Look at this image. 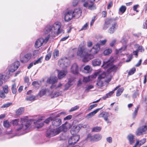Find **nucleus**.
Returning <instances> with one entry per match:
<instances>
[{"mask_svg":"<svg viewBox=\"0 0 147 147\" xmlns=\"http://www.w3.org/2000/svg\"><path fill=\"white\" fill-rule=\"evenodd\" d=\"M67 129V127L65 125H63L56 129L49 128L47 131V136L51 137L55 136L59 134L61 131H66Z\"/></svg>","mask_w":147,"mask_h":147,"instance_id":"4","label":"nucleus"},{"mask_svg":"<svg viewBox=\"0 0 147 147\" xmlns=\"http://www.w3.org/2000/svg\"><path fill=\"white\" fill-rule=\"evenodd\" d=\"M20 121L21 122V125L17 129V130L24 131L23 134L28 132L30 128V121L28 120L26 117L21 118Z\"/></svg>","mask_w":147,"mask_h":147,"instance_id":"3","label":"nucleus"},{"mask_svg":"<svg viewBox=\"0 0 147 147\" xmlns=\"http://www.w3.org/2000/svg\"><path fill=\"white\" fill-rule=\"evenodd\" d=\"M100 109V108L97 109L89 113L86 115V118L87 119H89L92 117L98 112L99 110Z\"/></svg>","mask_w":147,"mask_h":147,"instance_id":"21","label":"nucleus"},{"mask_svg":"<svg viewBox=\"0 0 147 147\" xmlns=\"http://www.w3.org/2000/svg\"><path fill=\"white\" fill-rule=\"evenodd\" d=\"M127 48V46L126 45L122 47L119 50V52H121L122 51H124Z\"/></svg>","mask_w":147,"mask_h":147,"instance_id":"55","label":"nucleus"},{"mask_svg":"<svg viewBox=\"0 0 147 147\" xmlns=\"http://www.w3.org/2000/svg\"><path fill=\"white\" fill-rule=\"evenodd\" d=\"M42 57H41L39 58H38L37 60L35 61L34 63V65H36L37 64H38L39 63H40L42 62Z\"/></svg>","mask_w":147,"mask_h":147,"instance_id":"44","label":"nucleus"},{"mask_svg":"<svg viewBox=\"0 0 147 147\" xmlns=\"http://www.w3.org/2000/svg\"><path fill=\"white\" fill-rule=\"evenodd\" d=\"M57 71L58 72V78L59 79H61L65 77L67 73L66 70L61 71L58 70Z\"/></svg>","mask_w":147,"mask_h":147,"instance_id":"16","label":"nucleus"},{"mask_svg":"<svg viewBox=\"0 0 147 147\" xmlns=\"http://www.w3.org/2000/svg\"><path fill=\"white\" fill-rule=\"evenodd\" d=\"M106 77V75L105 74H102L100 75L98 77V80H101V79L104 78Z\"/></svg>","mask_w":147,"mask_h":147,"instance_id":"52","label":"nucleus"},{"mask_svg":"<svg viewBox=\"0 0 147 147\" xmlns=\"http://www.w3.org/2000/svg\"><path fill=\"white\" fill-rule=\"evenodd\" d=\"M19 120V119H15L12 120L11 123H12L13 125H18Z\"/></svg>","mask_w":147,"mask_h":147,"instance_id":"45","label":"nucleus"},{"mask_svg":"<svg viewBox=\"0 0 147 147\" xmlns=\"http://www.w3.org/2000/svg\"><path fill=\"white\" fill-rule=\"evenodd\" d=\"M62 93V91L55 92L54 94L53 98L57 97L61 94Z\"/></svg>","mask_w":147,"mask_h":147,"instance_id":"51","label":"nucleus"},{"mask_svg":"<svg viewBox=\"0 0 147 147\" xmlns=\"http://www.w3.org/2000/svg\"><path fill=\"white\" fill-rule=\"evenodd\" d=\"M139 107H137V108L135 109V111H134L133 114V117L134 119L136 116L137 115V114L138 110Z\"/></svg>","mask_w":147,"mask_h":147,"instance_id":"49","label":"nucleus"},{"mask_svg":"<svg viewBox=\"0 0 147 147\" xmlns=\"http://www.w3.org/2000/svg\"><path fill=\"white\" fill-rule=\"evenodd\" d=\"M3 75L0 74V86H1L3 83L2 80H3Z\"/></svg>","mask_w":147,"mask_h":147,"instance_id":"56","label":"nucleus"},{"mask_svg":"<svg viewBox=\"0 0 147 147\" xmlns=\"http://www.w3.org/2000/svg\"><path fill=\"white\" fill-rule=\"evenodd\" d=\"M17 88L16 84H13L11 87V90L12 93L14 94H15L17 92Z\"/></svg>","mask_w":147,"mask_h":147,"instance_id":"31","label":"nucleus"},{"mask_svg":"<svg viewBox=\"0 0 147 147\" xmlns=\"http://www.w3.org/2000/svg\"><path fill=\"white\" fill-rule=\"evenodd\" d=\"M50 38L49 35H48L45 38V39L43 38H40L38 39L35 42V46L36 48H38L41 46L44 42L46 43Z\"/></svg>","mask_w":147,"mask_h":147,"instance_id":"7","label":"nucleus"},{"mask_svg":"<svg viewBox=\"0 0 147 147\" xmlns=\"http://www.w3.org/2000/svg\"><path fill=\"white\" fill-rule=\"evenodd\" d=\"M96 84L100 87H102L103 86V82L100 80H98Z\"/></svg>","mask_w":147,"mask_h":147,"instance_id":"48","label":"nucleus"},{"mask_svg":"<svg viewBox=\"0 0 147 147\" xmlns=\"http://www.w3.org/2000/svg\"><path fill=\"white\" fill-rule=\"evenodd\" d=\"M88 1H86L84 3L83 6L84 7L88 8L91 10H93L96 9V5L94 2L95 0H88Z\"/></svg>","mask_w":147,"mask_h":147,"instance_id":"6","label":"nucleus"},{"mask_svg":"<svg viewBox=\"0 0 147 147\" xmlns=\"http://www.w3.org/2000/svg\"><path fill=\"white\" fill-rule=\"evenodd\" d=\"M64 20L66 22L70 20L73 17L72 11L69 10L64 13Z\"/></svg>","mask_w":147,"mask_h":147,"instance_id":"12","label":"nucleus"},{"mask_svg":"<svg viewBox=\"0 0 147 147\" xmlns=\"http://www.w3.org/2000/svg\"><path fill=\"white\" fill-rule=\"evenodd\" d=\"M108 30V32L111 34L113 33L118 27L117 23L115 19L110 18L107 19L105 22L103 27L104 30H106L110 26Z\"/></svg>","mask_w":147,"mask_h":147,"instance_id":"2","label":"nucleus"},{"mask_svg":"<svg viewBox=\"0 0 147 147\" xmlns=\"http://www.w3.org/2000/svg\"><path fill=\"white\" fill-rule=\"evenodd\" d=\"M32 57V54L31 53H27L24 55L22 58L20 59V61L22 63H27L30 59Z\"/></svg>","mask_w":147,"mask_h":147,"instance_id":"13","label":"nucleus"},{"mask_svg":"<svg viewBox=\"0 0 147 147\" xmlns=\"http://www.w3.org/2000/svg\"><path fill=\"white\" fill-rule=\"evenodd\" d=\"M100 49V44H97L93 47L91 50L89 52L91 53V54L94 55L98 53Z\"/></svg>","mask_w":147,"mask_h":147,"instance_id":"15","label":"nucleus"},{"mask_svg":"<svg viewBox=\"0 0 147 147\" xmlns=\"http://www.w3.org/2000/svg\"><path fill=\"white\" fill-rule=\"evenodd\" d=\"M60 61L61 62H63V65L65 67H67L69 65V61L66 58L61 59Z\"/></svg>","mask_w":147,"mask_h":147,"instance_id":"24","label":"nucleus"},{"mask_svg":"<svg viewBox=\"0 0 147 147\" xmlns=\"http://www.w3.org/2000/svg\"><path fill=\"white\" fill-rule=\"evenodd\" d=\"M40 82L34 81L32 83V85L37 88H38L40 86Z\"/></svg>","mask_w":147,"mask_h":147,"instance_id":"33","label":"nucleus"},{"mask_svg":"<svg viewBox=\"0 0 147 147\" xmlns=\"http://www.w3.org/2000/svg\"><path fill=\"white\" fill-rule=\"evenodd\" d=\"M79 107L78 105H76L75 107H72L69 110V112H73L76 111L79 109Z\"/></svg>","mask_w":147,"mask_h":147,"instance_id":"43","label":"nucleus"},{"mask_svg":"<svg viewBox=\"0 0 147 147\" xmlns=\"http://www.w3.org/2000/svg\"><path fill=\"white\" fill-rule=\"evenodd\" d=\"M57 78L56 77H51L47 79V82L51 84L52 85L55 84V83L57 82Z\"/></svg>","mask_w":147,"mask_h":147,"instance_id":"17","label":"nucleus"},{"mask_svg":"<svg viewBox=\"0 0 147 147\" xmlns=\"http://www.w3.org/2000/svg\"><path fill=\"white\" fill-rule=\"evenodd\" d=\"M123 88H120L119 89L116 93V96H120L121 94L123 92Z\"/></svg>","mask_w":147,"mask_h":147,"instance_id":"41","label":"nucleus"},{"mask_svg":"<svg viewBox=\"0 0 147 147\" xmlns=\"http://www.w3.org/2000/svg\"><path fill=\"white\" fill-rule=\"evenodd\" d=\"M109 116V113L107 112H103L100 113L98 117H102L104 118L105 120H107V119H108V117Z\"/></svg>","mask_w":147,"mask_h":147,"instance_id":"22","label":"nucleus"},{"mask_svg":"<svg viewBox=\"0 0 147 147\" xmlns=\"http://www.w3.org/2000/svg\"><path fill=\"white\" fill-rule=\"evenodd\" d=\"M61 24L59 22L55 23L52 26H47L43 30L45 34L49 33L48 35L55 37L56 35H58L61 33H63L64 31L61 28Z\"/></svg>","mask_w":147,"mask_h":147,"instance_id":"1","label":"nucleus"},{"mask_svg":"<svg viewBox=\"0 0 147 147\" xmlns=\"http://www.w3.org/2000/svg\"><path fill=\"white\" fill-rule=\"evenodd\" d=\"M136 46H137V47H138V48L136 50L138 52L140 51V52H142L144 51V49L142 46H140L138 44H136Z\"/></svg>","mask_w":147,"mask_h":147,"instance_id":"42","label":"nucleus"},{"mask_svg":"<svg viewBox=\"0 0 147 147\" xmlns=\"http://www.w3.org/2000/svg\"><path fill=\"white\" fill-rule=\"evenodd\" d=\"M147 133V127L146 126H143L139 127L136 132L137 136H139L143 135Z\"/></svg>","mask_w":147,"mask_h":147,"instance_id":"10","label":"nucleus"},{"mask_svg":"<svg viewBox=\"0 0 147 147\" xmlns=\"http://www.w3.org/2000/svg\"><path fill=\"white\" fill-rule=\"evenodd\" d=\"M112 52V50L111 49H108L105 50L103 52V54L105 55L109 54Z\"/></svg>","mask_w":147,"mask_h":147,"instance_id":"38","label":"nucleus"},{"mask_svg":"<svg viewBox=\"0 0 147 147\" xmlns=\"http://www.w3.org/2000/svg\"><path fill=\"white\" fill-rule=\"evenodd\" d=\"M139 7L138 5H136L134 6L133 7V9L134 11H136L137 12H139V11L137 10V8Z\"/></svg>","mask_w":147,"mask_h":147,"instance_id":"60","label":"nucleus"},{"mask_svg":"<svg viewBox=\"0 0 147 147\" xmlns=\"http://www.w3.org/2000/svg\"><path fill=\"white\" fill-rule=\"evenodd\" d=\"M107 40L106 39L102 40H100L99 42V43H98V44H100V45H104L106 43V42H107Z\"/></svg>","mask_w":147,"mask_h":147,"instance_id":"57","label":"nucleus"},{"mask_svg":"<svg viewBox=\"0 0 147 147\" xmlns=\"http://www.w3.org/2000/svg\"><path fill=\"white\" fill-rule=\"evenodd\" d=\"M26 100H35V97L33 96L30 95L26 98Z\"/></svg>","mask_w":147,"mask_h":147,"instance_id":"50","label":"nucleus"},{"mask_svg":"<svg viewBox=\"0 0 147 147\" xmlns=\"http://www.w3.org/2000/svg\"><path fill=\"white\" fill-rule=\"evenodd\" d=\"M54 119V117H50L46 119L44 121V122L46 123H48L50 121H52Z\"/></svg>","mask_w":147,"mask_h":147,"instance_id":"46","label":"nucleus"},{"mask_svg":"<svg viewBox=\"0 0 147 147\" xmlns=\"http://www.w3.org/2000/svg\"><path fill=\"white\" fill-rule=\"evenodd\" d=\"M94 141H97L100 140L102 138V136L99 134H97L94 135Z\"/></svg>","mask_w":147,"mask_h":147,"instance_id":"36","label":"nucleus"},{"mask_svg":"<svg viewBox=\"0 0 147 147\" xmlns=\"http://www.w3.org/2000/svg\"><path fill=\"white\" fill-rule=\"evenodd\" d=\"M88 51L86 48L84 47H80L78 49L77 54L78 55L82 57L86 53H88Z\"/></svg>","mask_w":147,"mask_h":147,"instance_id":"11","label":"nucleus"},{"mask_svg":"<svg viewBox=\"0 0 147 147\" xmlns=\"http://www.w3.org/2000/svg\"><path fill=\"white\" fill-rule=\"evenodd\" d=\"M51 53H49L47 54L45 57V60L46 61H48L50 58L51 57Z\"/></svg>","mask_w":147,"mask_h":147,"instance_id":"59","label":"nucleus"},{"mask_svg":"<svg viewBox=\"0 0 147 147\" xmlns=\"http://www.w3.org/2000/svg\"><path fill=\"white\" fill-rule=\"evenodd\" d=\"M47 91V90L46 89H42L39 92L38 95L40 97H42L46 94Z\"/></svg>","mask_w":147,"mask_h":147,"instance_id":"34","label":"nucleus"},{"mask_svg":"<svg viewBox=\"0 0 147 147\" xmlns=\"http://www.w3.org/2000/svg\"><path fill=\"white\" fill-rule=\"evenodd\" d=\"M63 84L61 83H59L58 85L57 86L55 84L52 85L50 86V88L51 89H55L57 90L58 89L60 88L62 86Z\"/></svg>","mask_w":147,"mask_h":147,"instance_id":"28","label":"nucleus"},{"mask_svg":"<svg viewBox=\"0 0 147 147\" xmlns=\"http://www.w3.org/2000/svg\"><path fill=\"white\" fill-rule=\"evenodd\" d=\"M82 57H83V61L86 62L93 59L94 58V55L92 54H89L88 53H86Z\"/></svg>","mask_w":147,"mask_h":147,"instance_id":"14","label":"nucleus"},{"mask_svg":"<svg viewBox=\"0 0 147 147\" xmlns=\"http://www.w3.org/2000/svg\"><path fill=\"white\" fill-rule=\"evenodd\" d=\"M146 140L145 138H144L139 141H137L135 145L133 147H140L141 145H143L146 142Z\"/></svg>","mask_w":147,"mask_h":147,"instance_id":"23","label":"nucleus"},{"mask_svg":"<svg viewBox=\"0 0 147 147\" xmlns=\"http://www.w3.org/2000/svg\"><path fill=\"white\" fill-rule=\"evenodd\" d=\"M94 88V86L92 85H90L88 86L86 89V90L88 91L89 90Z\"/></svg>","mask_w":147,"mask_h":147,"instance_id":"61","label":"nucleus"},{"mask_svg":"<svg viewBox=\"0 0 147 147\" xmlns=\"http://www.w3.org/2000/svg\"><path fill=\"white\" fill-rule=\"evenodd\" d=\"M102 128L100 127H93L92 130V132H98L100 131Z\"/></svg>","mask_w":147,"mask_h":147,"instance_id":"35","label":"nucleus"},{"mask_svg":"<svg viewBox=\"0 0 147 147\" xmlns=\"http://www.w3.org/2000/svg\"><path fill=\"white\" fill-rule=\"evenodd\" d=\"M20 65V63L19 61H17L13 63L9 67L8 71L9 72H13L18 68Z\"/></svg>","mask_w":147,"mask_h":147,"instance_id":"9","label":"nucleus"},{"mask_svg":"<svg viewBox=\"0 0 147 147\" xmlns=\"http://www.w3.org/2000/svg\"><path fill=\"white\" fill-rule=\"evenodd\" d=\"M134 136L132 134H129L127 137V138L129 140L130 144H133L135 142Z\"/></svg>","mask_w":147,"mask_h":147,"instance_id":"26","label":"nucleus"},{"mask_svg":"<svg viewBox=\"0 0 147 147\" xmlns=\"http://www.w3.org/2000/svg\"><path fill=\"white\" fill-rule=\"evenodd\" d=\"M71 70L74 74H77L78 73V67L77 64H74L71 68Z\"/></svg>","mask_w":147,"mask_h":147,"instance_id":"19","label":"nucleus"},{"mask_svg":"<svg viewBox=\"0 0 147 147\" xmlns=\"http://www.w3.org/2000/svg\"><path fill=\"white\" fill-rule=\"evenodd\" d=\"M116 42V40H113L110 43V46L111 47H113L115 44Z\"/></svg>","mask_w":147,"mask_h":147,"instance_id":"64","label":"nucleus"},{"mask_svg":"<svg viewBox=\"0 0 147 147\" xmlns=\"http://www.w3.org/2000/svg\"><path fill=\"white\" fill-rule=\"evenodd\" d=\"M59 52L57 49L55 50L53 53V55L55 59H57V57L59 56Z\"/></svg>","mask_w":147,"mask_h":147,"instance_id":"37","label":"nucleus"},{"mask_svg":"<svg viewBox=\"0 0 147 147\" xmlns=\"http://www.w3.org/2000/svg\"><path fill=\"white\" fill-rule=\"evenodd\" d=\"M80 138L79 136L75 135L71 137L69 139L68 143L69 144L74 145L77 143Z\"/></svg>","mask_w":147,"mask_h":147,"instance_id":"8","label":"nucleus"},{"mask_svg":"<svg viewBox=\"0 0 147 147\" xmlns=\"http://www.w3.org/2000/svg\"><path fill=\"white\" fill-rule=\"evenodd\" d=\"M90 80V77H84L83 78V81L85 83H87L89 82Z\"/></svg>","mask_w":147,"mask_h":147,"instance_id":"53","label":"nucleus"},{"mask_svg":"<svg viewBox=\"0 0 147 147\" xmlns=\"http://www.w3.org/2000/svg\"><path fill=\"white\" fill-rule=\"evenodd\" d=\"M60 61L61 62H63V65L65 67H67L69 65V61L66 58L61 59Z\"/></svg>","mask_w":147,"mask_h":147,"instance_id":"25","label":"nucleus"},{"mask_svg":"<svg viewBox=\"0 0 147 147\" xmlns=\"http://www.w3.org/2000/svg\"><path fill=\"white\" fill-rule=\"evenodd\" d=\"M136 71V69L135 67L132 68L129 71L128 75L129 76L133 74Z\"/></svg>","mask_w":147,"mask_h":147,"instance_id":"40","label":"nucleus"},{"mask_svg":"<svg viewBox=\"0 0 147 147\" xmlns=\"http://www.w3.org/2000/svg\"><path fill=\"white\" fill-rule=\"evenodd\" d=\"M114 93V91H111L109 93H108L106 95L104 96H103L102 98L104 99L105 100L107 98H109Z\"/></svg>","mask_w":147,"mask_h":147,"instance_id":"30","label":"nucleus"},{"mask_svg":"<svg viewBox=\"0 0 147 147\" xmlns=\"http://www.w3.org/2000/svg\"><path fill=\"white\" fill-rule=\"evenodd\" d=\"M24 111V108H19L17 111L16 113L18 115H21Z\"/></svg>","mask_w":147,"mask_h":147,"instance_id":"39","label":"nucleus"},{"mask_svg":"<svg viewBox=\"0 0 147 147\" xmlns=\"http://www.w3.org/2000/svg\"><path fill=\"white\" fill-rule=\"evenodd\" d=\"M90 67L89 65H87L85 66L84 69L85 70H86L88 72L90 70Z\"/></svg>","mask_w":147,"mask_h":147,"instance_id":"62","label":"nucleus"},{"mask_svg":"<svg viewBox=\"0 0 147 147\" xmlns=\"http://www.w3.org/2000/svg\"><path fill=\"white\" fill-rule=\"evenodd\" d=\"M94 135L92 136L90 134H88L86 138L87 141H94Z\"/></svg>","mask_w":147,"mask_h":147,"instance_id":"29","label":"nucleus"},{"mask_svg":"<svg viewBox=\"0 0 147 147\" xmlns=\"http://www.w3.org/2000/svg\"><path fill=\"white\" fill-rule=\"evenodd\" d=\"M73 17L76 18L79 17L81 15V11L79 8L76 9L73 11H72Z\"/></svg>","mask_w":147,"mask_h":147,"instance_id":"18","label":"nucleus"},{"mask_svg":"<svg viewBox=\"0 0 147 147\" xmlns=\"http://www.w3.org/2000/svg\"><path fill=\"white\" fill-rule=\"evenodd\" d=\"M61 123V121L60 119H54L52 121V125L55 127H57L59 126Z\"/></svg>","mask_w":147,"mask_h":147,"instance_id":"20","label":"nucleus"},{"mask_svg":"<svg viewBox=\"0 0 147 147\" xmlns=\"http://www.w3.org/2000/svg\"><path fill=\"white\" fill-rule=\"evenodd\" d=\"M97 106V104H96L92 105H90V107L88 109V110L89 111H90V110H91V109H93L95 107H96Z\"/></svg>","mask_w":147,"mask_h":147,"instance_id":"58","label":"nucleus"},{"mask_svg":"<svg viewBox=\"0 0 147 147\" xmlns=\"http://www.w3.org/2000/svg\"><path fill=\"white\" fill-rule=\"evenodd\" d=\"M126 9V7L125 6H122L119 8V11L122 13H124Z\"/></svg>","mask_w":147,"mask_h":147,"instance_id":"47","label":"nucleus"},{"mask_svg":"<svg viewBox=\"0 0 147 147\" xmlns=\"http://www.w3.org/2000/svg\"><path fill=\"white\" fill-rule=\"evenodd\" d=\"M4 126L6 128H9L11 126V123L7 120L4 121L3 122Z\"/></svg>","mask_w":147,"mask_h":147,"instance_id":"32","label":"nucleus"},{"mask_svg":"<svg viewBox=\"0 0 147 147\" xmlns=\"http://www.w3.org/2000/svg\"><path fill=\"white\" fill-rule=\"evenodd\" d=\"M101 63V61L98 59H95L92 61V64L94 66L99 65Z\"/></svg>","mask_w":147,"mask_h":147,"instance_id":"27","label":"nucleus"},{"mask_svg":"<svg viewBox=\"0 0 147 147\" xmlns=\"http://www.w3.org/2000/svg\"><path fill=\"white\" fill-rule=\"evenodd\" d=\"M102 67L105 69H107V71L109 73L111 72L115 73L118 69V66L113 64L109 60L104 61Z\"/></svg>","mask_w":147,"mask_h":147,"instance_id":"5","label":"nucleus"},{"mask_svg":"<svg viewBox=\"0 0 147 147\" xmlns=\"http://www.w3.org/2000/svg\"><path fill=\"white\" fill-rule=\"evenodd\" d=\"M3 90L4 92L5 93H8L9 90H8V86H5L3 88Z\"/></svg>","mask_w":147,"mask_h":147,"instance_id":"54","label":"nucleus"},{"mask_svg":"<svg viewBox=\"0 0 147 147\" xmlns=\"http://www.w3.org/2000/svg\"><path fill=\"white\" fill-rule=\"evenodd\" d=\"M88 26V24L87 23L85 24L84 26H83L82 28L80 29V30H85L86 29Z\"/></svg>","mask_w":147,"mask_h":147,"instance_id":"63","label":"nucleus"}]
</instances>
